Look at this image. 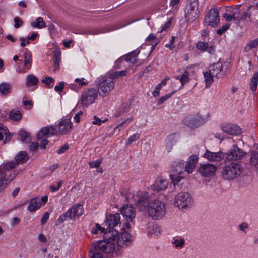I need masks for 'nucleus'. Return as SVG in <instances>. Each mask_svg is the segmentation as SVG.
Instances as JSON below:
<instances>
[{
	"mask_svg": "<svg viewBox=\"0 0 258 258\" xmlns=\"http://www.w3.org/2000/svg\"><path fill=\"white\" fill-rule=\"evenodd\" d=\"M29 159L25 151H20L15 157V161L3 162L0 165V192L15 178L19 172L12 171L20 164L26 163Z\"/></svg>",
	"mask_w": 258,
	"mask_h": 258,
	"instance_id": "1",
	"label": "nucleus"
},
{
	"mask_svg": "<svg viewBox=\"0 0 258 258\" xmlns=\"http://www.w3.org/2000/svg\"><path fill=\"white\" fill-rule=\"evenodd\" d=\"M139 211L147 212L153 220H157L162 219L166 214L165 204L159 200L150 201L149 197L145 195L140 196L136 203Z\"/></svg>",
	"mask_w": 258,
	"mask_h": 258,
	"instance_id": "2",
	"label": "nucleus"
},
{
	"mask_svg": "<svg viewBox=\"0 0 258 258\" xmlns=\"http://www.w3.org/2000/svg\"><path fill=\"white\" fill-rule=\"evenodd\" d=\"M198 157L196 155H191L187 161L186 164L182 160L177 159L172 163V171L175 173L179 175L175 177V175H170L172 182L174 184H178L180 180L183 178L181 175L186 173L188 175L192 173L195 169Z\"/></svg>",
	"mask_w": 258,
	"mask_h": 258,
	"instance_id": "3",
	"label": "nucleus"
},
{
	"mask_svg": "<svg viewBox=\"0 0 258 258\" xmlns=\"http://www.w3.org/2000/svg\"><path fill=\"white\" fill-rule=\"evenodd\" d=\"M115 250V243L105 240H99L96 243H93L90 249L92 254L90 258H103L101 252L111 253Z\"/></svg>",
	"mask_w": 258,
	"mask_h": 258,
	"instance_id": "4",
	"label": "nucleus"
},
{
	"mask_svg": "<svg viewBox=\"0 0 258 258\" xmlns=\"http://www.w3.org/2000/svg\"><path fill=\"white\" fill-rule=\"evenodd\" d=\"M242 168L237 163H230L226 165L221 172L224 180L230 181L238 177L242 173Z\"/></svg>",
	"mask_w": 258,
	"mask_h": 258,
	"instance_id": "5",
	"label": "nucleus"
},
{
	"mask_svg": "<svg viewBox=\"0 0 258 258\" xmlns=\"http://www.w3.org/2000/svg\"><path fill=\"white\" fill-rule=\"evenodd\" d=\"M98 86V93L103 97L109 95L110 91L114 87V83L112 80L106 76H100L96 80Z\"/></svg>",
	"mask_w": 258,
	"mask_h": 258,
	"instance_id": "6",
	"label": "nucleus"
},
{
	"mask_svg": "<svg viewBox=\"0 0 258 258\" xmlns=\"http://www.w3.org/2000/svg\"><path fill=\"white\" fill-rule=\"evenodd\" d=\"M209 117V113H207L205 117L201 116L199 113L191 114L185 117L183 123L190 128H195L205 123Z\"/></svg>",
	"mask_w": 258,
	"mask_h": 258,
	"instance_id": "7",
	"label": "nucleus"
},
{
	"mask_svg": "<svg viewBox=\"0 0 258 258\" xmlns=\"http://www.w3.org/2000/svg\"><path fill=\"white\" fill-rule=\"evenodd\" d=\"M174 203L180 209H186L191 207L194 200L190 194L186 192H180L174 198Z\"/></svg>",
	"mask_w": 258,
	"mask_h": 258,
	"instance_id": "8",
	"label": "nucleus"
},
{
	"mask_svg": "<svg viewBox=\"0 0 258 258\" xmlns=\"http://www.w3.org/2000/svg\"><path fill=\"white\" fill-rule=\"evenodd\" d=\"M98 97V91L94 88L84 90L81 94L80 102L82 107H88L94 103Z\"/></svg>",
	"mask_w": 258,
	"mask_h": 258,
	"instance_id": "9",
	"label": "nucleus"
},
{
	"mask_svg": "<svg viewBox=\"0 0 258 258\" xmlns=\"http://www.w3.org/2000/svg\"><path fill=\"white\" fill-rule=\"evenodd\" d=\"M220 23L219 13L216 9L209 10L204 18V24L206 26L216 27Z\"/></svg>",
	"mask_w": 258,
	"mask_h": 258,
	"instance_id": "10",
	"label": "nucleus"
},
{
	"mask_svg": "<svg viewBox=\"0 0 258 258\" xmlns=\"http://www.w3.org/2000/svg\"><path fill=\"white\" fill-rule=\"evenodd\" d=\"M121 212L123 217L126 220L125 223V228L129 229L131 228V222L135 217V210L131 205L123 206L121 209Z\"/></svg>",
	"mask_w": 258,
	"mask_h": 258,
	"instance_id": "11",
	"label": "nucleus"
},
{
	"mask_svg": "<svg viewBox=\"0 0 258 258\" xmlns=\"http://www.w3.org/2000/svg\"><path fill=\"white\" fill-rule=\"evenodd\" d=\"M134 241V237L124 229L121 228V232L118 235L117 239V244L119 247H127L131 245Z\"/></svg>",
	"mask_w": 258,
	"mask_h": 258,
	"instance_id": "12",
	"label": "nucleus"
},
{
	"mask_svg": "<svg viewBox=\"0 0 258 258\" xmlns=\"http://www.w3.org/2000/svg\"><path fill=\"white\" fill-rule=\"evenodd\" d=\"M225 158L228 161H237L244 157L245 153L236 145H233L226 153Z\"/></svg>",
	"mask_w": 258,
	"mask_h": 258,
	"instance_id": "13",
	"label": "nucleus"
},
{
	"mask_svg": "<svg viewBox=\"0 0 258 258\" xmlns=\"http://www.w3.org/2000/svg\"><path fill=\"white\" fill-rule=\"evenodd\" d=\"M222 131L228 135L238 136L242 133L241 128L236 124L223 122L220 125Z\"/></svg>",
	"mask_w": 258,
	"mask_h": 258,
	"instance_id": "14",
	"label": "nucleus"
},
{
	"mask_svg": "<svg viewBox=\"0 0 258 258\" xmlns=\"http://www.w3.org/2000/svg\"><path fill=\"white\" fill-rule=\"evenodd\" d=\"M196 48L201 52H207L210 55H214L216 52V46L212 41H199L196 44Z\"/></svg>",
	"mask_w": 258,
	"mask_h": 258,
	"instance_id": "15",
	"label": "nucleus"
},
{
	"mask_svg": "<svg viewBox=\"0 0 258 258\" xmlns=\"http://www.w3.org/2000/svg\"><path fill=\"white\" fill-rule=\"evenodd\" d=\"M59 134L65 135L69 133L73 127V124L70 116H66L59 120L58 124Z\"/></svg>",
	"mask_w": 258,
	"mask_h": 258,
	"instance_id": "16",
	"label": "nucleus"
},
{
	"mask_svg": "<svg viewBox=\"0 0 258 258\" xmlns=\"http://www.w3.org/2000/svg\"><path fill=\"white\" fill-rule=\"evenodd\" d=\"M217 170V167L210 163L200 164L199 172L204 177L213 176Z\"/></svg>",
	"mask_w": 258,
	"mask_h": 258,
	"instance_id": "17",
	"label": "nucleus"
},
{
	"mask_svg": "<svg viewBox=\"0 0 258 258\" xmlns=\"http://www.w3.org/2000/svg\"><path fill=\"white\" fill-rule=\"evenodd\" d=\"M24 58V64L23 67L20 66L17 68V72L19 73H24L29 71L32 66V53L30 51H28L27 49H25L23 52Z\"/></svg>",
	"mask_w": 258,
	"mask_h": 258,
	"instance_id": "18",
	"label": "nucleus"
},
{
	"mask_svg": "<svg viewBox=\"0 0 258 258\" xmlns=\"http://www.w3.org/2000/svg\"><path fill=\"white\" fill-rule=\"evenodd\" d=\"M204 157L210 162H219L225 158V154L221 151L213 152L207 150Z\"/></svg>",
	"mask_w": 258,
	"mask_h": 258,
	"instance_id": "19",
	"label": "nucleus"
},
{
	"mask_svg": "<svg viewBox=\"0 0 258 258\" xmlns=\"http://www.w3.org/2000/svg\"><path fill=\"white\" fill-rule=\"evenodd\" d=\"M56 133V128L53 126H46L41 129L37 133V138L39 140L42 138H48Z\"/></svg>",
	"mask_w": 258,
	"mask_h": 258,
	"instance_id": "20",
	"label": "nucleus"
},
{
	"mask_svg": "<svg viewBox=\"0 0 258 258\" xmlns=\"http://www.w3.org/2000/svg\"><path fill=\"white\" fill-rule=\"evenodd\" d=\"M120 216L119 213L111 214L108 215L105 220L106 225L108 228H115L118 225L120 224Z\"/></svg>",
	"mask_w": 258,
	"mask_h": 258,
	"instance_id": "21",
	"label": "nucleus"
},
{
	"mask_svg": "<svg viewBox=\"0 0 258 258\" xmlns=\"http://www.w3.org/2000/svg\"><path fill=\"white\" fill-rule=\"evenodd\" d=\"M103 233V240L111 241H115L117 243V239L118 235V232L115 228H110L107 227Z\"/></svg>",
	"mask_w": 258,
	"mask_h": 258,
	"instance_id": "22",
	"label": "nucleus"
},
{
	"mask_svg": "<svg viewBox=\"0 0 258 258\" xmlns=\"http://www.w3.org/2000/svg\"><path fill=\"white\" fill-rule=\"evenodd\" d=\"M209 71L217 78H222L225 73V72L223 70V65L220 62L215 63L213 64Z\"/></svg>",
	"mask_w": 258,
	"mask_h": 258,
	"instance_id": "23",
	"label": "nucleus"
},
{
	"mask_svg": "<svg viewBox=\"0 0 258 258\" xmlns=\"http://www.w3.org/2000/svg\"><path fill=\"white\" fill-rule=\"evenodd\" d=\"M167 184L165 180L158 178L152 186V189L157 191L165 190L167 188Z\"/></svg>",
	"mask_w": 258,
	"mask_h": 258,
	"instance_id": "24",
	"label": "nucleus"
},
{
	"mask_svg": "<svg viewBox=\"0 0 258 258\" xmlns=\"http://www.w3.org/2000/svg\"><path fill=\"white\" fill-rule=\"evenodd\" d=\"M41 205L40 199L34 197L31 199L27 209L30 212H35L40 208Z\"/></svg>",
	"mask_w": 258,
	"mask_h": 258,
	"instance_id": "25",
	"label": "nucleus"
},
{
	"mask_svg": "<svg viewBox=\"0 0 258 258\" xmlns=\"http://www.w3.org/2000/svg\"><path fill=\"white\" fill-rule=\"evenodd\" d=\"M171 244L173 247L176 249H181L185 244V240L180 236H176L172 238Z\"/></svg>",
	"mask_w": 258,
	"mask_h": 258,
	"instance_id": "26",
	"label": "nucleus"
},
{
	"mask_svg": "<svg viewBox=\"0 0 258 258\" xmlns=\"http://www.w3.org/2000/svg\"><path fill=\"white\" fill-rule=\"evenodd\" d=\"M69 209H72L71 212L72 215H73V219H75L76 217L78 218L83 214V207L81 204H76Z\"/></svg>",
	"mask_w": 258,
	"mask_h": 258,
	"instance_id": "27",
	"label": "nucleus"
},
{
	"mask_svg": "<svg viewBox=\"0 0 258 258\" xmlns=\"http://www.w3.org/2000/svg\"><path fill=\"white\" fill-rule=\"evenodd\" d=\"M176 142V136L174 134H171L167 136L165 139V146L167 151L170 152L173 146Z\"/></svg>",
	"mask_w": 258,
	"mask_h": 258,
	"instance_id": "28",
	"label": "nucleus"
},
{
	"mask_svg": "<svg viewBox=\"0 0 258 258\" xmlns=\"http://www.w3.org/2000/svg\"><path fill=\"white\" fill-rule=\"evenodd\" d=\"M140 51L138 49L128 53L124 56L125 60L132 63H135L137 61V56L140 53Z\"/></svg>",
	"mask_w": 258,
	"mask_h": 258,
	"instance_id": "29",
	"label": "nucleus"
},
{
	"mask_svg": "<svg viewBox=\"0 0 258 258\" xmlns=\"http://www.w3.org/2000/svg\"><path fill=\"white\" fill-rule=\"evenodd\" d=\"M72 209H68L67 212L61 214L58 218L57 222L58 224H61L65 221L70 219H74L73 218V215H72L71 210Z\"/></svg>",
	"mask_w": 258,
	"mask_h": 258,
	"instance_id": "30",
	"label": "nucleus"
},
{
	"mask_svg": "<svg viewBox=\"0 0 258 258\" xmlns=\"http://www.w3.org/2000/svg\"><path fill=\"white\" fill-rule=\"evenodd\" d=\"M184 17L188 23L193 22L198 17V14L185 9Z\"/></svg>",
	"mask_w": 258,
	"mask_h": 258,
	"instance_id": "31",
	"label": "nucleus"
},
{
	"mask_svg": "<svg viewBox=\"0 0 258 258\" xmlns=\"http://www.w3.org/2000/svg\"><path fill=\"white\" fill-rule=\"evenodd\" d=\"M26 85L28 86H33L36 85L38 83V78L34 75L29 74L26 77Z\"/></svg>",
	"mask_w": 258,
	"mask_h": 258,
	"instance_id": "32",
	"label": "nucleus"
},
{
	"mask_svg": "<svg viewBox=\"0 0 258 258\" xmlns=\"http://www.w3.org/2000/svg\"><path fill=\"white\" fill-rule=\"evenodd\" d=\"M258 85V71L254 73L252 77L250 79L249 86L252 91H255Z\"/></svg>",
	"mask_w": 258,
	"mask_h": 258,
	"instance_id": "33",
	"label": "nucleus"
},
{
	"mask_svg": "<svg viewBox=\"0 0 258 258\" xmlns=\"http://www.w3.org/2000/svg\"><path fill=\"white\" fill-rule=\"evenodd\" d=\"M31 25L33 28L41 29L46 27V24L43 21V19L41 17H38L35 21L31 22Z\"/></svg>",
	"mask_w": 258,
	"mask_h": 258,
	"instance_id": "34",
	"label": "nucleus"
},
{
	"mask_svg": "<svg viewBox=\"0 0 258 258\" xmlns=\"http://www.w3.org/2000/svg\"><path fill=\"white\" fill-rule=\"evenodd\" d=\"M189 73L187 71H185L184 73L181 75V76H176L175 78L177 80H179L182 86H183L185 84L189 81Z\"/></svg>",
	"mask_w": 258,
	"mask_h": 258,
	"instance_id": "35",
	"label": "nucleus"
},
{
	"mask_svg": "<svg viewBox=\"0 0 258 258\" xmlns=\"http://www.w3.org/2000/svg\"><path fill=\"white\" fill-rule=\"evenodd\" d=\"M11 93V87L7 83L0 84V94L1 95L6 96Z\"/></svg>",
	"mask_w": 258,
	"mask_h": 258,
	"instance_id": "36",
	"label": "nucleus"
},
{
	"mask_svg": "<svg viewBox=\"0 0 258 258\" xmlns=\"http://www.w3.org/2000/svg\"><path fill=\"white\" fill-rule=\"evenodd\" d=\"M203 74L205 82V86L206 88H209L213 82L214 76L210 71L204 72Z\"/></svg>",
	"mask_w": 258,
	"mask_h": 258,
	"instance_id": "37",
	"label": "nucleus"
},
{
	"mask_svg": "<svg viewBox=\"0 0 258 258\" xmlns=\"http://www.w3.org/2000/svg\"><path fill=\"white\" fill-rule=\"evenodd\" d=\"M258 46V38L255 39L254 40H251L249 41L245 46L244 47V50L245 52H247L250 51L251 49L255 48Z\"/></svg>",
	"mask_w": 258,
	"mask_h": 258,
	"instance_id": "38",
	"label": "nucleus"
},
{
	"mask_svg": "<svg viewBox=\"0 0 258 258\" xmlns=\"http://www.w3.org/2000/svg\"><path fill=\"white\" fill-rule=\"evenodd\" d=\"M250 164L252 167L258 170V152L254 151L251 153L250 158Z\"/></svg>",
	"mask_w": 258,
	"mask_h": 258,
	"instance_id": "39",
	"label": "nucleus"
},
{
	"mask_svg": "<svg viewBox=\"0 0 258 258\" xmlns=\"http://www.w3.org/2000/svg\"><path fill=\"white\" fill-rule=\"evenodd\" d=\"M9 118L14 121H19L22 118L21 112L19 110H12L9 114Z\"/></svg>",
	"mask_w": 258,
	"mask_h": 258,
	"instance_id": "40",
	"label": "nucleus"
},
{
	"mask_svg": "<svg viewBox=\"0 0 258 258\" xmlns=\"http://www.w3.org/2000/svg\"><path fill=\"white\" fill-rule=\"evenodd\" d=\"M19 135L21 141L23 142L27 143L30 140V134L24 130H20Z\"/></svg>",
	"mask_w": 258,
	"mask_h": 258,
	"instance_id": "41",
	"label": "nucleus"
},
{
	"mask_svg": "<svg viewBox=\"0 0 258 258\" xmlns=\"http://www.w3.org/2000/svg\"><path fill=\"white\" fill-rule=\"evenodd\" d=\"M126 75V71L125 70H121L120 71H113L109 73L108 78L111 80L114 79L118 78L120 76H125Z\"/></svg>",
	"mask_w": 258,
	"mask_h": 258,
	"instance_id": "42",
	"label": "nucleus"
},
{
	"mask_svg": "<svg viewBox=\"0 0 258 258\" xmlns=\"http://www.w3.org/2000/svg\"><path fill=\"white\" fill-rule=\"evenodd\" d=\"M61 62V55L59 52H56L54 54V68L53 69V71L56 72V71L59 69L60 63Z\"/></svg>",
	"mask_w": 258,
	"mask_h": 258,
	"instance_id": "43",
	"label": "nucleus"
},
{
	"mask_svg": "<svg viewBox=\"0 0 258 258\" xmlns=\"http://www.w3.org/2000/svg\"><path fill=\"white\" fill-rule=\"evenodd\" d=\"M1 130H2L3 131H0V140H2L3 138V133L6 136V138L5 141H4V143H6V140H8V141L10 140L11 136L10 135V133L9 132H7V128L4 126H2V127L0 128Z\"/></svg>",
	"mask_w": 258,
	"mask_h": 258,
	"instance_id": "44",
	"label": "nucleus"
},
{
	"mask_svg": "<svg viewBox=\"0 0 258 258\" xmlns=\"http://www.w3.org/2000/svg\"><path fill=\"white\" fill-rule=\"evenodd\" d=\"M176 91H173L168 94L165 95L164 96H161L158 100L157 105H159L163 104L164 102L171 97V96L173 95L176 93Z\"/></svg>",
	"mask_w": 258,
	"mask_h": 258,
	"instance_id": "45",
	"label": "nucleus"
},
{
	"mask_svg": "<svg viewBox=\"0 0 258 258\" xmlns=\"http://www.w3.org/2000/svg\"><path fill=\"white\" fill-rule=\"evenodd\" d=\"M54 80L51 77H46L45 78L42 80V82L45 84L47 87L51 88L53 87L52 83H54Z\"/></svg>",
	"mask_w": 258,
	"mask_h": 258,
	"instance_id": "46",
	"label": "nucleus"
},
{
	"mask_svg": "<svg viewBox=\"0 0 258 258\" xmlns=\"http://www.w3.org/2000/svg\"><path fill=\"white\" fill-rule=\"evenodd\" d=\"M250 20V15L246 12H244L239 17L238 21L237 22V24H239L241 22H248Z\"/></svg>",
	"mask_w": 258,
	"mask_h": 258,
	"instance_id": "47",
	"label": "nucleus"
},
{
	"mask_svg": "<svg viewBox=\"0 0 258 258\" xmlns=\"http://www.w3.org/2000/svg\"><path fill=\"white\" fill-rule=\"evenodd\" d=\"M105 229L102 227L99 224H96L95 226L93 227L91 229V233L94 234H96L98 232L100 231L101 233L104 232Z\"/></svg>",
	"mask_w": 258,
	"mask_h": 258,
	"instance_id": "48",
	"label": "nucleus"
},
{
	"mask_svg": "<svg viewBox=\"0 0 258 258\" xmlns=\"http://www.w3.org/2000/svg\"><path fill=\"white\" fill-rule=\"evenodd\" d=\"M130 103H126L125 105L124 106V107L119 111V113H117V116H122L124 113H127L130 110Z\"/></svg>",
	"mask_w": 258,
	"mask_h": 258,
	"instance_id": "49",
	"label": "nucleus"
},
{
	"mask_svg": "<svg viewBox=\"0 0 258 258\" xmlns=\"http://www.w3.org/2000/svg\"><path fill=\"white\" fill-rule=\"evenodd\" d=\"M103 161L102 158H99L98 159L96 160L95 161H93L89 163V165L90 167L92 168H97L100 166V164L102 163Z\"/></svg>",
	"mask_w": 258,
	"mask_h": 258,
	"instance_id": "50",
	"label": "nucleus"
},
{
	"mask_svg": "<svg viewBox=\"0 0 258 258\" xmlns=\"http://www.w3.org/2000/svg\"><path fill=\"white\" fill-rule=\"evenodd\" d=\"M121 195L124 196L127 201L132 197V195L130 192L128 188H122L120 191Z\"/></svg>",
	"mask_w": 258,
	"mask_h": 258,
	"instance_id": "51",
	"label": "nucleus"
},
{
	"mask_svg": "<svg viewBox=\"0 0 258 258\" xmlns=\"http://www.w3.org/2000/svg\"><path fill=\"white\" fill-rule=\"evenodd\" d=\"M85 79L84 78H76L75 79V83H77V85L81 88L82 87L84 86H86L88 84V82L85 81Z\"/></svg>",
	"mask_w": 258,
	"mask_h": 258,
	"instance_id": "52",
	"label": "nucleus"
},
{
	"mask_svg": "<svg viewBox=\"0 0 258 258\" xmlns=\"http://www.w3.org/2000/svg\"><path fill=\"white\" fill-rule=\"evenodd\" d=\"M186 6L195 9L196 8V9L198 10L199 3L198 0H187V4Z\"/></svg>",
	"mask_w": 258,
	"mask_h": 258,
	"instance_id": "53",
	"label": "nucleus"
},
{
	"mask_svg": "<svg viewBox=\"0 0 258 258\" xmlns=\"http://www.w3.org/2000/svg\"><path fill=\"white\" fill-rule=\"evenodd\" d=\"M139 138L140 134L137 133L131 135L127 140V144H130L133 142L138 140Z\"/></svg>",
	"mask_w": 258,
	"mask_h": 258,
	"instance_id": "54",
	"label": "nucleus"
},
{
	"mask_svg": "<svg viewBox=\"0 0 258 258\" xmlns=\"http://www.w3.org/2000/svg\"><path fill=\"white\" fill-rule=\"evenodd\" d=\"M134 117L131 116L129 118H127L125 120L122 121L121 123L118 124L116 127L115 128H118L119 126H124V127H126L127 126H128V124L133 120Z\"/></svg>",
	"mask_w": 258,
	"mask_h": 258,
	"instance_id": "55",
	"label": "nucleus"
},
{
	"mask_svg": "<svg viewBox=\"0 0 258 258\" xmlns=\"http://www.w3.org/2000/svg\"><path fill=\"white\" fill-rule=\"evenodd\" d=\"M249 228L248 224L246 222H242L238 226V229L241 232L246 233Z\"/></svg>",
	"mask_w": 258,
	"mask_h": 258,
	"instance_id": "56",
	"label": "nucleus"
},
{
	"mask_svg": "<svg viewBox=\"0 0 258 258\" xmlns=\"http://www.w3.org/2000/svg\"><path fill=\"white\" fill-rule=\"evenodd\" d=\"M93 119L94 120L92 122V123L94 125H97L98 126L101 125L102 123H105L107 121V119L102 120L96 115L94 116Z\"/></svg>",
	"mask_w": 258,
	"mask_h": 258,
	"instance_id": "57",
	"label": "nucleus"
},
{
	"mask_svg": "<svg viewBox=\"0 0 258 258\" xmlns=\"http://www.w3.org/2000/svg\"><path fill=\"white\" fill-rule=\"evenodd\" d=\"M162 87V86L159 84H158L156 86L154 91L152 93V94L154 97L156 98L159 96L160 91Z\"/></svg>",
	"mask_w": 258,
	"mask_h": 258,
	"instance_id": "58",
	"label": "nucleus"
},
{
	"mask_svg": "<svg viewBox=\"0 0 258 258\" xmlns=\"http://www.w3.org/2000/svg\"><path fill=\"white\" fill-rule=\"evenodd\" d=\"M230 27V25L229 24H226L224 25H223L221 28L217 29V34L221 35L223 34L224 32L227 31Z\"/></svg>",
	"mask_w": 258,
	"mask_h": 258,
	"instance_id": "59",
	"label": "nucleus"
},
{
	"mask_svg": "<svg viewBox=\"0 0 258 258\" xmlns=\"http://www.w3.org/2000/svg\"><path fill=\"white\" fill-rule=\"evenodd\" d=\"M62 183L63 182L62 180H59L57 182V186L56 187L53 185H50L49 188L51 192L54 193L58 191L61 188Z\"/></svg>",
	"mask_w": 258,
	"mask_h": 258,
	"instance_id": "60",
	"label": "nucleus"
},
{
	"mask_svg": "<svg viewBox=\"0 0 258 258\" xmlns=\"http://www.w3.org/2000/svg\"><path fill=\"white\" fill-rule=\"evenodd\" d=\"M14 27L16 29H18L20 28L22 25H23V21L18 17H16L14 18Z\"/></svg>",
	"mask_w": 258,
	"mask_h": 258,
	"instance_id": "61",
	"label": "nucleus"
},
{
	"mask_svg": "<svg viewBox=\"0 0 258 258\" xmlns=\"http://www.w3.org/2000/svg\"><path fill=\"white\" fill-rule=\"evenodd\" d=\"M64 85L65 82L61 81L59 83V85H57L54 87V90L58 93H60L63 91Z\"/></svg>",
	"mask_w": 258,
	"mask_h": 258,
	"instance_id": "62",
	"label": "nucleus"
},
{
	"mask_svg": "<svg viewBox=\"0 0 258 258\" xmlns=\"http://www.w3.org/2000/svg\"><path fill=\"white\" fill-rule=\"evenodd\" d=\"M146 41H149L151 42L152 43H153L155 42L156 41H158L157 37L155 35L151 33L150 34L146 39Z\"/></svg>",
	"mask_w": 258,
	"mask_h": 258,
	"instance_id": "63",
	"label": "nucleus"
},
{
	"mask_svg": "<svg viewBox=\"0 0 258 258\" xmlns=\"http://www.w3.org/2000/svg\"><path fill=\"white\" fill-rule=\"evenodd\" d=\"M233 20L235 22L236 24H237V22L238 21L239 17V11L238 9L234 11L232 14H231Z\"/></svg>",
	"mask_w": 258,
	"mask_h": 258,
	"instance_id": "64",
	"label": "nucleus"
}]
</instances>
